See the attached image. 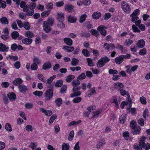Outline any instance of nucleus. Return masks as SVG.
<instances>
[{
  "mask_svg": "<svg viewBox=\"0 0 150 150\" xmlns=\"http://www.w3.org/2000/svg\"><path fill=\"white\" fill-rule=\"evenodd\" d=\"M136 124V122L134 121H132L130 123L131 132L133 135L139 134L141 131L140 127L138 125H137Z\"/></svg>",
  "mask_w": 150,
  "mask_h": 150,
  "instance_id": "f257e3e1",
  "label": "nucleus"
},
{
  "mask_svg": "<svg viewBox=\"0 0 150 150\" xmlns=\"http://www.w3.org/2000/svg\"><path fill=\"white\" fill-rule=\"evenodd\" d=\"M130 56V54H128L125 55H122L115 58V61L116 64H120L123 62L124 59L129 58Z\"/></svg>",
  "mask_w": 150,
  "mask_h": 150,
  "instance_id": "f03ea898",
  "label": "nucleus"
},
{
  "mask_svg": "<svg viewBox=\"0 0 150 150\" xmlns=\"http://www.w3.org/2000/svg\"><path fill=\"white\" fill-rule=\"evenodd\" d=\"M110 59L107 56H104L101 58L97 63V66L99 67H102L105 65V64L110 61Z\"/></svg>",
  "mask_w": 150,
  "mask_h": 150,
  "instance_id": "7ed1b4c3",
  "label": "nucleus"
},
{
  "mask_svg": "<svg viewBox=\"0 0 150 150\" xmlns=\"http://www.w3.org/2000/svg\"><path fill=\"white\" fill-rule=\"evenodd\" d=\"M141 139L140 140V146L146 150H149L150 149V144L148 143L146 144L145 143L146 138L144 137H142Z\"/></svg>",
  "mask_w": 150,
  "mask_h": 150,
  "instance_id": "20e7f679",
  "label": "nucleus"
},
{
  "mask_svg": "<svg viewBox=\"0 0 150 150\" xmlns=\"http://www.w3.org/2000/svg\"><path fill=\"white\" fill-rule=\"evenodd\" d=\"M121 7L125 12L129 13L130 12L131 8L128 4L125 1L122 2L121 3Z\"/></svg>",
  "mask_w": 150,
  "mask_h": 150,
  "instance_id": "39448f33",
  "label": "nucleus"
},
{
  "mask_svg": "<svg viewBox=\"0 0 150 150\" xmlns=\"http://www.w3.org/2000/svg\"><path fill=\"white\" fill-rule=\"evenodd\" d=\"M53 95V92L52 89H49L47 90L45 95V98L46 100H50Z\"/></svg>",
  "mask_w": 150,
  "mask_h": 150,
  "instance_id": "423d86ee",
  "label": "nucleus"
},
{
  "mask_svg": "<svg viewBox=\"0 0 150 150\" xmlns=\"http://www.w3.org/2000/svg\"><path fill=\"white\" fill-rule=\"evenodd\" d=\"M107 28L105 26L100 25L98 27L97 30L100 32V33L103 36H105L106 35L107 32L105 30Z\"/></svg>",
  "mask_w": 150,
  "mask_h": 150,
  "instance_id": "0eeeda50",
  "label": "nucleus"
},
{
  "mask_svg": "<svg viewBox=\"0 0 150 150\" xmlns=\"http://www.w3.org/2000/svg\"><path fill=\"white\" fill-rule=\"evenodd\" d=\"M50 26V25H48V24H47V23L46 21H44L43 29L46 33H48L51 30Z\"/></svg>",
  "mask_w": 150,
  "mask_h": 150,
  "instance_id": "6e6552de",
  "label": "nucleus"
},
{
  "mask_svg": "<svg viewBox=\"0 0 150 150\" xmlns=\"http://www.w3.org/2000/svg\"><path fill=\"white\" fill-rule=\"evenodd\" d=\"M145 45V42L143 39H141L138 40L136 44L137 47L139 48H143Z\"/></svg>",
  "mask_w": 150,
  "mask_h": 150,
  "instance_id": "1a4fd4ad",
  "label": "nucleus"
},
{
  "mask_svg": "<svg viewBox=\"0 0 150 150\" xmlns=\"http://www.w3.org/2000/svg\"><path fill=\"white\" fill-rule=\"evenodd\" d=\"M40 111L45 113L47 116H50L52 114V112L50 110H46L43 108H40Z\"/></svg>",
  "mask_w": 150,
  "mask_h": 150,
  "instance_id": "9d476101",
  "label": "nucleus"
},
{
  "mask_svg": "<svg viewBox=\"0 0 150 150\" xmlns=\"http://www.w3.org/2000/svg\"><path fill=\"white\" fill-rule=\"evenodd\" d=\"M9 49V47L6 45L2 43H0V51L7 52Z\"/></svg>",
  "mask_w": 150,
  "mask_h": 150,
  "instance_id": "9b49d317",
  "label": "nucleus"
},
{
  "mask_svg": "<svg viewBox=\"0 0 150 150\" xmlns=\"http://www.w3.org/2000/svg\"><path fill=\"white\" fill-rule=\"evenodd\" d=\"M19 90L20 92L24 93L25 92L28 90L27 87L23 84H21L18 86Z\"/></svg>",
  "mask_w": 150,
  "mask_h": 150,
  "instance_id": "f8f14e48",
  "label": "nucleus"
},
{
  "mask_svg": "<svg viewBox=\"0 0 150 150\" xmlns=\"http://www.w3.org/2000/svg\"><path fill=\"white\" fill-rule=\"evenodd\" d=\"M74 6L71 5H67L65 6L64 8L66 11L68 12H73L74 11Z\"/></svg>",
  "mask_w": 150,
  "mask_h": 150,
  "instance_id": "ddd939ff",
  "label": "nucleus"
},
{
  "mask_svg": "<svg viewBox=\"0 0 150 150\" xmlns=\"http://www.w3.org/2000/svg\"><path fill=\"white\" fill-rule=\"evenodd\" d=\"M101 16V13L100 12L96 11L94 12L92 15V18L94 19H98Z\"/></svg>",
  "mask_w": 150,
  "mask_h": 150,
  "instance_id": "4468645a",
  "label": "nucleus"
},
{
  "mask_svg": "<svg viewBox=\"0 0 150 150\" xmlns=\"http://www.w3.org/2000/svg\"><path fill=\"white\" fill-rule=\"evenodd\" d=\"M51 63L48 62L44 64L42 66V69L44 70H47L51 68Z\"/></svg>",
  "mask_w": 150,
  "mask_h": 150,
  "instance_id": "2eb2a0df",
  "label": "nucleus"
},
{
  "mask_svg": "<svg viewBox=\"0 0 150 150\" xmlns=\"http://www.w3.org/2000/svg\"><path fill=\"white\" fill-rule=\"evenodd\" d=\"M23 81L22 79L20 78H16L13 81V83L15 85H19L21 84Z\"/></svg>",
  "mask_w": 150,
  "mask_h": 150,
  "instance_id": "dca6fc26",
  "label": "nucleus"
},
{
  "mask_svg": "<svg viewBox=\"0 0 150 150\" xmlns=\"http://www.w3.org/2000/svg\"><path fill=\"white\" fill-rule=\"evenodd\" d=\"M22 42L25 45H28L32 43V40L31 39L26 38L22 40Z\"/></svg>",
  "mask_w": 150,
  "mask_h": 150,
  "instance_id": "f3484780",
  "label": "nucleus"
},
{
  "mask_svg": "<svg viewBox=\"0 0 150 150\" xmlns=\"http://www.w3.org/2000/svg\"><path fill=\"white\" fill-rule=\"evenodd\" d=\"M8 96L11 100L13 101L16 98V95L15 93L11 92L9 93L7 95Z\"/></svg>",
  "mask_w": 150,
  "mask_h": 150,
  "instance_id": "a211bd4d",
  "label": "nucleus"
},
{
  "mask_svg": "<svg viewBox=\"0 0 150 150\" xmlns=\"http://www.w3.org/2000/svg\"><path fill=\"white\" fill-rule=\"evenodd\" d=\"M105 144V140L103 139H101L97 144L96 147L97 149H99L101 147Z\"/></svg>",
  "mask_w": 150,
  "mask_h": 150,
  "instance_id": "6ab92c4d",
  "label": "nucleus"
},
{
  "mask_svg": "<svg viewBox=\"0 0 150 150\" xmlns=\"http://www.w3.org/2000/svg\"><path fill=\"white\" fill-rule=\"evenodd\" d=\"M114 86L115 88L116 89H118V90H120L121 88H122L124 87L123 84L120 83H114Z\"/></svg>",
  "mask_w": 150,
  "mask_h": 150,
  "instance_id": "aec40b11",
  "label": "nucleus"
},
{
  "mask_svg": "<svg viewBox=\"0 0 150 150\" xmlns=\"http://www.w3.org/2000/svg\"><path fill=\"white\" fill-rule=\"evenodd\" d=\"M64 41L66 44L69 46H71L72 45V40L70 38H65L64 39Z\"/></svg>",
  "mask_w": 150,
  "mask_h": 150,
  "instance_id": "412c9836",
  "label": "nucleus"
},
{
  "mask_svg": "<svg viewBox=\"0 0 150 150\" xmlns=\"http://www.w3.org/2000/svg\"><path fill=\"white\" fill-rule=\"evenodd\" d=\"M68 18V21L70 23H74L76 21V18L75 16L70 15L69 16Z\"/></svg>",
  "mask_w": 150,
  "mask_h": 150,
  "instance_id": "4be33fe9",
  "label": "nucleus"
},
{
  "mask_svg": "<svg viewBox=\"0 0 150 150\" xmlns=\"http://www.w3.org/2000/svg\"><path fill=\"white\" fill-rule=\"evenodd\" d=\"M126 116L127 114L121 115L119 118V120L120 121V122L122 124L124 123L125 121L126 120Z\"/></svg>",
  "mask_w": 150,
  "mask_h": 150,
  "instance_id": "5701e85b",
  "label": "nucleus"
},
{
  "mask_svg": "<svg viewBox=\"0 0 150 150\" xmlns=\"http://www.w3.org/2000/svg\"><path fill=\"white\" fill-rule=\"evenodd\" d=\"M111 102L112 103H115V106L117 108L119 106V104L117 101V99L116 97L114 96L112 97L111 100Z\"/></svg>",
  "mask_w": 150,
  "mask_h": 150,
  "instance_id": "b1692460",
  "label": "nucleus"
},
{
  "mask_svg": "<svg viewBox=\"0 0 150 150\" xmlns=\"http://www.w3.org/2000/svg\"><path fill=\"white\" fill-rule=\"evenodd\" d=\"M25 35L28 37V38L30 39L34 36V34L33 33L29 31H26L25 33Z\"/></svg>",
  "mask_w": 150,
  "mask_h": 150,
  "instance_id": "393cba45",
  "label": "nucleus"
},
{
  "mask_svg": "<svg viewBox=\"0 0 150 150\" xmlns=\"http://www.w3.org/2000/svg\"><path fill=\"white\" fill-rule=\"evenodd\" d=\"M62 102L63 101L62 99L59 98L57 99L55 101L56 105L58 107H59L61 105L62 103Z\"/></svg>",
  "mask_w": 150,
  "mask_h": 150,
  "instance_id": "a878e982",
  "label": "nucleus"
},
{
  "mask_svg": "<svg viewBox=\"0 0 150 150\" xmlns=\"http://www.w3.org/2000/svg\"><path fill=\"white\" fill-rule=\"evenodd\" d=\"M57 19L58 21H62L64 19V14L62 13H58Z\"/></svg>",
  "mask_w": 150,
  "mask_h": 150,
  "instance_id": "bb28decb",
  "label": "nucleus"
},
{
  "mask_svg": "<svg viewBox=\"0 0 150 150\" xmlns=\"http://www.w3.org/2000/svg\"><path fill=\"white\" fill-rule=\"evenodd\" d=\"M64 49L66 50L68 52H71L74 49L73 47H69L67 46H63Z\"/></svg>",
  "mask_w": 150,
  "mask_h": 150,
  "instance_id": "cd10ccee",
  "label": "nucleus"
},
{
  "mask_svg": "<svg viewBox=\"0 0 150 150\" xmlns=\"http://www.w3.org/2000/svg\"><path fill=\"white\" fill-rule=\"evenodd\" d=\"M82 54L86 57H88L90 55L89 52L86 49H83L82 51Z\"/></svg>",
  "mask_w": 150,
  "mask_h": 150,
  "instance_id": "c85d7f7f",
  "label": "nucleus"
},
{
  "mask_svg": "<svg viewBox=\"0 0 150 150\" xmlns=\"http://www.w3.org/2000/svg\"><path fill=\"white\" fill-rule=\"evenodd\" d=\"M4 24H7L8 23V21L7 18L5 17H3L1 18H0V23Z\"/></svg>",
  "mask_w": 150,
  "mask_h": 150,
  "instance_id": "c756f323",
  "label": "nucleus"
},
{
  "mask_svg": "<svg viewBox=\"0 0 150 150\" xmlns=\"http://www.w3.org/2000/svg\"><path fill=\"white\" fill-rule=\"evenodd\" d=\"M79 62L78 59L74 58L72 59L71 64L72 66H76L78 64Z\"/></svg>",
  "mask_w": 150,
  "mask_h": 150,
  "instance_id": "7c9ffc66",
  "label": "nucleus"
},
{
  "mask_svg": "<svg viewBox=\"0 0 150 150\" xmlns=\"http://www.w3.org/2000/svg\"><path fill=\"white\" fill-rule=\"evenodd\" d=\"M75 77L74 76L72 75H68L66 79V81L68 83L70 82L72 79H73Z\"/></svg>",
  "mask_w": 150,
  "mask_h": 150,
  "instance_id": "2f4dec72",
  "label": "nucleus"
},
{
  "mask_svg": "<svg viewBox=\"0 0 150 150\" xmlns=\"http://www.w3.org/2000/svg\"><path fill=\"white\" fill-rule=\"evenodd\" d=\"M57 26L60 29H63L65 27V25L62 21H59L57 24Z\"/></svg>",
  "mask_w": 150,
  "mask_h": 150,
  "instance_id": "473e14b6",
  "label": "nucleus"
},
{
  "mask_svg": "<svg viewBox=\"0 0 150 150\" xmlns=\"http://www.w3.org/2000/svg\"><path fill=\"white\" fill-rule=\"evenodd\" d=\"M11 36L13 39H16L19 35V33L16 31H14L11 34Z\"/></svg>",
  "mask_w": 150,
  "mask_h": 150,
  "instance_id": "72a5a7b5",
  "label": "nucleus"
},
{
  "mask_svg": "<svg viewBox=\"0 0 150 150\" xmlns=\"http://www.w3.org/2000/svg\"><path fill=\"white\" fill-rule=\"evenodd\" d=\"M54 20L53 18L52 17H49L47 20V24L48 25L52 26L53 25Z\"/></svg>",
  "mask_w": 150,
  "mask_h": 150,
  "instance_id": "f704fd0d",
  "label": "nucleus"
},
{
  "mask_svg": "<svg viewBox=\"0 0 150 150\" xmlns=\"http://www.w3.org/2000/svg\"><path fill=\"white\" fill-rule=\"evenodd\" d=\"M91 33L96 37H97L99 35V33L95 29H92L90 31Z\"/></svg>",
  "mask_w": 150,
  "mask_h": 150,
  "instance_id": "c9c22d12",
  "label": "nucleus"
},
{
  "mask_svg": "<svg viewBox=\"0 0 150 150\" xmlns=\"http://www.w3.org/2000/svg\"><path fill=\"white\" fill-rule=\"evenodd\" d=\"M5 129H6L8 131L11 132L12 131V128L11 125L8 123H6L5 126Z\"/></svg>",
  "mask_w": 150,
  "mask_h": 150,
  "instance_id": "e433bc0d",
  "label": "nucleus"
},
{
  "mask_svg": "<svg viewBox=\"0 0 150 150\" xmlns=\"http://www.w3.org/2000/svg\"><path fill=\"white\" fill-rule=\"evenodd\" d=\"M69 146L68 144L63 143L62 146V150H69Z\"/></svg>",
  "mask_w": 150,
  "mask_h": 150,
  "instance_id": "4c0bfd02",
  "label": "nucleus"
},
{
  "mask_svg": "<svg viewBox=\"0 0 150 150\" xmlns=\"http://www.w3.org/2000/svg\"><path fill=\"white\" fill-rule=\"evenodd\" d=\"M50 10L45 11L41 13V16L42 17L44 18L45 17L47 16L50 13Z\"/></svg>",
  "mask_w": 150,
  "mask_h": 150,
  "instance_id": "58836bf2",
  "label": "nucleus"
},
{
  "mask_svg": "<svg viewBox=\"0 0 150 150\" xmlns=\"http://www.w3.org/2000/svg\"><path fill=\"white\" fill-rule=\"evenodd\" d=\"M63 84V81L61 80H59L56 82L55 86L56 87H59L61 86Z\"/></svg>",
  "mask_w": 150,
  "mask_h": 150,
  "instance_id": "ea45409f",
  "label": "nucleus"
},
{
  "mask_svg": "<svg viewBox=\"0 0 150 150\" xmlns=\"http://www.w3.org/2000/svg\"><path fill=\"white\" fill-rule=\"evenodd\" d=\"M86 18V14H83L82 15L80 18L79 22L80 23H82L84 21Z\"/></svg>",
  "mask_w": 150,
  "mask_h": 150,
  "instance_id": "a19ab883",
  "label": "nucleus"
},
{
  "mask_svg": "<svg viewBox=\"0 0 150 150\" xmlns=\"http://www.w3.org/2000/svg\"><path fill=\"white\" fill-rule=\"evenodd\" d=\"M74 135V132L73 130L71 131L69 133L68 137V140L69 141H71Z\"/></svg>",
  "mask_w": 150,
  "mask_h": 150,
  "instance_id": "79ce46f5",
  "label": "nucleus"
},
{
  "mask_svg": "<svg viewBox=\"0 0 150 150\" xmlns=\"http://www.w3.org/2000/svg\"><path fill=\"white\" fill-rule=\"evenodd\" d=\"M72 84L73 86H79L80 84V82L79 81V80L77 79L76 80H73L72 82Z\"/></svg>",
  "mask_w": 150,
  "mask_h": 150,
  "instance_id": "37998d69",
  "label": "nucleus"
},
{
  "mask_svg": "<svg viewBox=\"0 0 150 150\" xmlns=\"http://www.w3.org/2000/svg\"><path fill=\"white\" fill-rule=\"evenodd\" d=\"M23 26L26 30H29L30 29L29 23L28 22L24 23Z\"/></svg>",
  "mask_w": 150,
  "mask_h": 150,
  "instance_id": "c03bdc74",
  "label": "nucleus"
},
{
  "mask_svg": "<svg viewBox=\"0 0 150 150\" xmlns=\"http://www.w3.org/2000/svg\"><path fill=\"white\" fill-rule=\"evenodd\" d=\"M25 129L28 131V132H32L33 128L32 126L30 125H28L25 127Z\"/></svg>",
  "mask_w": 150,
  "mask_h": 150,
  "instance_id": "a18cd8bd",
  "label": "nucleus"
},
{
  "mask_svg": "<svg viewBox=\"0 0 150 150\" xmlns=\"http://www.w3.org/2000/svg\"><path fill=\"white\" fill-rule=\"evenodd\" d=\"M81 93L80 91H79L77 92H74V93L71 94V97L73 98L76 96H79L81 95Z\"/></svg>",
  "mask_w": 150,
  "mask_h": 150,
  "instance_id": "49530a36",
  "label": "nucleus"
},
{
  "mask_svg": "<svg viewBox=\"0 0 150 150\" xmlns=\"http://www.w3.org/2000/svg\"><path fill=\"white\" fill-rule=\"evenodd\" d=\"M25 108L27 109H31L33 106V104L29 103H26L25 105Z\"/></svg>",
  "mask_w": 150,
  "mask_h": 150,
  "instance_id": "de8ad7c7",
  "label": "nucleus"
},
{
  "mask_svg": "<svg viewBox=\"0 0 150 150\" xmlns=\"http://www.w3.org/2000/svg\"><path fill=\"white\" fill-rule=\"evenodd\" d=\"M38 78L40 80L43 82H45V79L42 74H38Z\"/></svg>",
  "mask_w": 150,
  "mask_h": 150,
  "instance_id": "09e8293b",
  "label": "nucleus"
},
{
  "mask_svg": "<svg viewBox=\"0 0 150 150\" xmlns=\"http://www.w3.org/2000/svg\"><path fill=\"white\" fill-rule=\"evenodd\" d=\"M33 63H35L37 64H40V60L38 57H35L33 59Z\"/></svg>",
  "mask_w": 150,
  "mask_h": 150,
  "instance_id": "8fccbe9b",
  "label": "nucleus"
},
{
  "mask_svg": "<svg viewBox=\"0 0 150 150\" xmlns=\"http://www.w3.org/2000/svg\"><path fill=\"white\" fill-rule=\"evenodd\" d=\"M86 77L85 74L83 73L81 74L77 78V79L78 80H83Z\"/></svg>",
  "mask_w": 150,
  "mask_h": 150,
  "instance_id": "3c124183",
  "label": "nucleus"
},
{
  "mask_svg": "<svg viewBox=\"0 0 150 150\" xmlns=\"http://www.w3.org/2000/svg\"><path fill=\"white\" fill-rule=\"evenodd\" d=\"M56 77V75H53L52 76H51L47 80V81L48 83H52L54 79Z\"/></svg>",
  "mask_w": 150,
  "mask_h": 150,
  "instance_id": "603ef678",
  "label": "nucleus"
},
{
  "mask_svg": "<svg viewBox=\"0 0 150 150\" xmlns=\"http://www.w3.org/2000/svg\"><path fill=\"white\" fill-rule=\"evenodd\" d=\"M33 94L39 97L41 96L43 94V92L42 91H35L33 93Z\"/></svg>",
  "mask_w": 150,
  "mask_h": 150,
  "instance_id": "864d4df0",
  "label": "nucleus"
},
{
  "mask_svg": "<svg viewBox=\"0 0 150 150\" xmlns=\"http://www.w3.org/2000/svg\"><path fill=\"white\" fill-rule=\"evenodd\" d=\"M86 59L88 64V65L89 66H93L94 65V63L93 62L91 59L87 58Z\"/></svg>",
  "mask_w": 150,
  "mask_h": 150,
  "instance_id": "5fc2aeb1",
  "label": "nucleus"
},
{
  "mask_svg": "<svg viewBox=\"0 0 150 150\" xmlns=\"http://www.w3.org/2000/svg\"><path fill=\"white\" fill-rule=\"evenodd\" d=\"M132 28L133 32H134L140 33V30L134 25H132Z\"/></svg>",
  "mask_w": 150,
  "mask_h": 150,
  "instance_id": "6e6d98bb",
  "label": "nucleus"
},
{
  "mask_svg": "<svg viewBox=\"0 0 150 150\" xmlns=\"http://www.w3.org/2000/svg\"><path fill=\"white\" fill-rule=\"evenodd\" d=\"M148 110L147 109H146L144 111L143 114V117L144 118L146 119L147 117L149 116Z\"/></svg>",
  "mask_w": 150,
  "mask_h": 150,
  "instance_id": "4d7b16f0",
  "label": "nucleus"
},
{
  "mask_svg": "<svg viewBox=\"0 0 150 150\" xmlns=\"http://www.w3.org/2000/svg\"><path fill=\"white\" fill-rule=\"evenodd\" d=\"M67 89V87L66 85H63L60 89V92L61 93L66 92Z\"/></svg>",
  "mask_w": 150,
  "mask_h": 150,
  "instance_id": "13d9d810",
  "label": "nucleus"
},
{
  "mask_svg": "<svg viewBox=\"0 0 150 150\" xmlns=\"http://www.w3.org/2000/svg\"><path fill=\"white\" fill-rule=\"evenodd\" d=\"M57 116L56 115H53L52 116L50 119L49 120V123H52L54 120L56 119Z\"/></svg>",
  "mask_w": 150,
  "mask_h": 150,
  "instance_id": "bf43d9fd",
  "label": "nucleus"
},
{
  "mask_svg": "<svg viewBox=\"0 0 150 150\" xmlns=\"http://www.w3.org/2000/svg\"><path fill=\"white\" fill-rule=\"evenodd\" d=\"M109 73L111 74H117L118 71L116 70H113L112 69H110L109 70Z\"/></svg>",
  "mask_w": 150,
  "mask_h": 150,
  "instance_id": "052dcab7",
  "label": "nucleus"
},
{
  "mask_svg": "<svg viewBox=\"0 0 150 150\" xmlns=\"http://www.w3.org/2000/svg\"><path fill=\"white\" fill-rule=\"evenodd\" d=\"M31 69L33 70H36L38 68L37 64L35 63H33L31 65Z\"/></svg>",
  "mask_w": 150,
  "mask_h": 150,
  "instance_id": "680f3d73",
  "label": "nucleus"
},
{
  "mask_svg": "<svg viewBox=\"0 0 150 150\" xmlns=\"http://www.w3.org/2000/svg\"><path fill=\"white\" fill-rule=\"evenodd\" d=\"M100 111H97L94 113V115L92 117V119H94L95 118L98 117L99 114L100 113Z\"/></svg>",
  "mask_w": 150,
  "mask_h": 150,
  "instance_id": "e2e57ef3",
  "label": "nucleus"
},
{
  "mask_svg": "<svg viewBox=\"0 0 150 150\" xmlns=\"http://www.w3.org/2000/svg\"><path fill=\"white\" fill-rule=\"evenodd\" d=\"M64 4L63 1H58L55 3L56 6L57 7H60L62 6Z\"/></svg>",
  "mask_w": 150,
  "mask_h": 150,
  "instance_id": "0e129e2a",
  "label": "nucleus"
},
{
  "mask_svg": "<svg viewBox=\"0 0 150 150\" xmlns=\"http://www.w3.org/2000/svg\"><path fill=\"white\" fill-rule=\"evenodd\" d=\"M146 53V50L145 48H143L140 50L139 54L141 55L145 54Z\"/></svg>",
  "mask_w": 150,
  "mask_h": 150,
  "instance_id": "69168bd1",
  "label": "nucleus"
},
{
  "mask_svg": "<svg viewBox=\"0 0 150 150\" xmlns=\"http://www.w3.org/2000/svg\"><path fill=\"white\" fill-rule=\"evenodd\" d=\"M81 100V98L80 97L75 98L73 99V101L74 103H78L80 102Z\"/></svg>",
  "mask_w": 150,
  "mask_h": 150,
  "instance_id": "338daca9",
  "label": "nucleus"
},
{
  "mask_svg": "<svg viewBox=\"0 0 150 150\" xmlns=\"http://www.w3.org/2000/svg\"><path fill=\"white\" fill-rule=\"evenodd\" d=\"M139 124L142 126H143L144 125V121L142 118H140L137 121Z\"/></svg>",
  "mask_w": 150,
  "mask_h": 150,
  "instance_id": "774afa93",
  "label": "nucleus"
}]
</instances>
